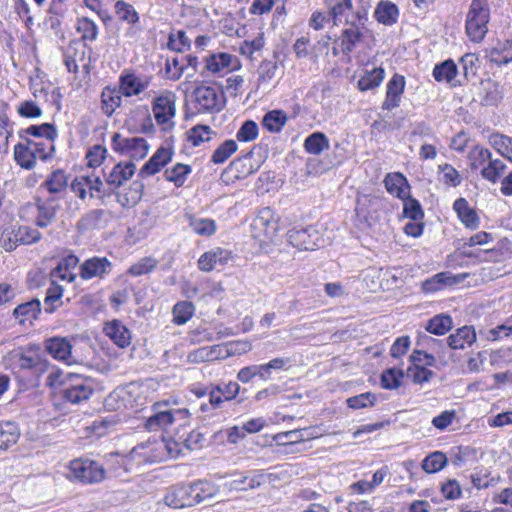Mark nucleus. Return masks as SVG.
<instances>
[{
    "instance_id": "f257e3e1",
    "label": "nucleus",
    "mask_w": 512,
    "mask_h": 512,
    "mask_svg": "<svg viewBox=\"0 0 512 512\" xmlns=\"http://www.w3.org/2000/svg\"><path fill=\"white\" fill-rule=\"evenodd\" d=\"M490 7L487 0H472L466 15L465 31L475 43L481 42L488 32Z\"/></svg>"
},
{
    "instance_id": "f03ea898",
    "label": "nucleus",
    "mask_w": 512,
    "mask_h": 512,
    "mask_svg": "<svg viewBox=\"0 0 512 512\" xmlns=\"http://www.w3.org/2000/svg\"><path fill=\"white\" fill-rule=\"evenodd\" d=\"M91 382L77 374H68L60 381L57 395L67 403L80 404L87 401L93 394Z\"/></svg>"
},
{
    "instance_id": "7ed1b4c3",
    "label": "nucleus",
    "mask_w": 512,
    "mask_h": 512,
    "mask_svg": "<svg viewBox=\"0 0 512 512\" xmlns=\"http://www.w3.org/2000/svg\"><path fill=\"white\" fill-rule=\"evenodd\" d=\"M106 470L103 465L88 458H78L70 462L67 478L82 484H95L104 480Z\"/></svg>"
},
{
    "instance_id": "20e7f679",
    "label": "nucleus",
    "mask_w": 512,
    "mask_h": 512,
    "mask_svg": "<svg viewBox=\"0 0 512 512\" xmlns=\"http://www.w3.org/2000/svg\"><path fill=\"white\" fill-rule=\"evenodd\" d=\"M164 441L145 442L135 446L129 453V457H123L122 465L126 470H131L133 463L142 465L156 463L163 459Z\"/></svg>"
},
{
    "instance_id": "39448f33",
    "label": "nucleus",
    "mask_w": 512,
    "mask_h": 512,
    "mask_svg": "<svg viewBox=\"0 0 512 512\" xmlns=\"http://www.w3.org/2000/svg\"><path fill=\"white\" fill-rule=\"evenodd\" d=\"M111 147L114 152L126 156L131 160L144 159L149 152V144L142 137H124L120 133H114L111 139Z\"/></svg>"
},
{
    "instance_id": "423d86ee",
    "label": "nucleus",
    "mask_w": 512,
    "mask_h": 512,
    "mask_svg": "<svg viewBox=\"0 0 512 512\" xmlns=\"http://www.w3.org/2000/svg\"><path fill=\"white\" fill-rule=\"evenodd\" d=\"M366 20L365 11H356V14H352L351 22L346 24L341 35L336 39V43L340 46L344 55L349 56L357 44L361 42L363 37L361 29L364 27Z\"/></svg>"
},
{
    "instance_id": "0eeeda50",
    "label": "nucleus",
    "mask_w": 512,
    "mask_h": 512,
    "mask_svg": "<svg viewBox=\"0 0 512 512\" xmlns=\"http://www.w3.org/2000/svg\"><path fill=\"white\" fill-rule=\"evenodd\" d=\"M176 96L171 91H165L156 97L152 103V111L158 125L163 126V130H170L174 127L172 119L176 114Z\"/></svg>"
},
{
    "instance_id": "6e6552de",
    "label": "nucleus",
    "mask_w": 512,
    "mask_h": 512,
    "mask_svg": "<svg viewBox=\"0 0 512 512\" xmlns=\"http://www.w3.org/2000/svg\"><path fill=\"white\" fill-rule=\"evenodd\" d=\"M287 238L299 250H314L324 242L316 226H294L288 230Z\"/></svg>"
},
{
    "instance_id": "1a4fd4ad",
    "label": "nucleus",
    "mask_w": 512,
    "mask_h": 512,
    "mask_svg": "<svg viewBox=\"0 0 512 512\" xmlns=\"http://www.w3.org/2000/svg\"><path fill=\"white\" fill-rule=\"evenodd\" d=\"M196 109L199 112L220 111L223 107L221 94L215 87L201 85L194 89L192 93Z\"/></svg>"
},
{
    "instance_id": "9d476101",
    "label": "nucleus",
    "mask_w": 512,
    "mask_h": 512,
    "mask_svg": "<svg viewBox=\"0 0 512 512\" xmlns=\"http://www.w3.org/2000/svg\"><path fill=\"white\" fill-rule=\"evenodd\" d=\"M152 76H139L132 70H123L118 79V89L124 97L138 96L151 84Z\"/></svg>"
},
{
    "instance_id": "9b49d317",
    "label": "nucleus",
    "mask_w": 512,
    "mask_h": 512,
    "mask_svg": "<svg viewBox=\"0 0 512 512\" xmlns=\"http://www.w3.org/2000/svg\"><path fill=\"white\" fill-rule=\"evenodd\" d=\"M190 490V485L181 484L172 486L164 497L165 504L175 509L196 505L197 501L194 500L193 494Z\"/></svg>"
},
{
    "instance_id": "f8f14e48",
    "label": "nucleus",
    "mask_w": 512,
    "mask_h": 512,
    "mask_svg": "<svg viewBox=\"0 0 512 512\" xmlns=\"http://www.w3.org/2000/svg\"><path fill=\"white\" fill-rule=\"evenodd\" d=\"M45 350L55 359L67 364L75 362L72 356V345L66 337H52L45 340Z\"/></svg>"
},
{
    "instance_id": "ddd939ff",
    "label": "nucleus",
    "mask_w": 512,
    "mask_h": 512,
    "mask_svg": "<svg viewBox=\"0 0 512 512\" xmlns=\"http://www.w3.org/2000/svg\"><path fill=\"white\" fill-rule=\"evenodd\" d=\"M173 157V150L169 147H160L152 155V157L142 166L139 176H152L158 173L165 165H167Z\"/></svg>"
},
{
    "instance_id": "4468645a",
    "label": "nucleus",
    "mask_w": 512,
    "mask_h": 512,
    "mask_svg": "<svg viewBox=\"0 0 512 512\" xmlns=\"http://www.w3.org/2000/svg\"><path fill=\"white\" fill-rule=\"evenodd\" d=\"M405 89V78L402 75L394 74L388 81L386 87V98L382 104L384 110H392L399 106L402 94Z\"/></svg>"
},
{
    "instance_id": "2eb2a0df",
    "label": "nucleus",
    "mask_w": 512,
    "mask_h": 512,
    "mask_svg": "<svg viewBox=\"0 0 512 512\" xmlns=\"http://www.w3.org/2000/svg\"><path fill=\"white\" fill-rule=\"evenodd\" d=\"M9 234V247L7 250H12L18 244H32L40 239V232L34 226H12Z\"/></svg>"
},
{
    "instance_id": "dca6fc26",
    "label": "nucleus",
    "mask_w": 512,
    "mask_h": 512,
    "mask_svg": "<svg viewBox=\"0 0 512 512\" xmlns=\"http://www.w3.org/2000/svg\"><path fill=\"white\" fill-rule=\"evenodd\" d=\"M231 258V251L220 247L205 252L198 260V268L204 272H210L217 265H226Z\"/></svg>"
},
{
    "instance_id": "f3484780",
    "label": "nucleus",
    "mask_w": 512,
    "mask_h": 512,
    "mask_svg": "<svg viewBox=\"0 0 512 512\" xmlns=\"http://www.w3.org/2000/svg\"><path fill=\"white\" fill-rule=\"evenodd\" d=\"M239 66L240 63L236 56L224 52L207 57L205 64L206 70L213 74L221 73L225 69L235 70Z\"/></svg>"
},
{
    "instance_id": "a211bd4d",
    "label": "nucleus",
    "mask_w": 512,
    "mask_h": 512,
    "mask_svg": "<svg viewBox=\"0 0 512 512\" xmlns=\"http://www.w3.org/2000/svg\"><path fill=\"white\" fill-rule=\"evenodd\" d=\"M384 185L389 194L399 199H405L410 194V184L400 172L388 173Z\"/></svg>"
},
{
    "instance_id": "6ab92c4d",
    "label": "nucleus",
    "mask_w": 512,
    "mask_h": 512,
    "mask_svg": "<svg viewBox=\"0 0 512 512\" xmlns=\"http://www.w3.org/2000/svg\"><path fill=\"white\" fill-rule=\"evenodd\" d=\"M135 165L131 162L116 164L106 177V183L112 188L117 189L128 181L135 173Z\"/></svg>"
},
{
    "instance_id": "aec40b11",
    "label": "nucleus",
    "mask_w": 512,
    "mask_h": 512,
    "mask_svg": "<svg viewBox=\"0 0 512 512\" xmlns=\"http://www.w3.org/2000/svg\"><path fill=\"white\" fill-rule=\"evenodd\" d=\"M111 262L103 258H91L81 265V277L83 279H91L93 277H103L111 271Z\"/></svg>"
},
{
    "instance_id": "412c9836",
    "label": "nucleus",
    "mask_w": 512,
    "mask_h": 512,
    "mask_svg": "<svg viewBox=\"0 0 512 512\" xmlns=\"http://www.w3.org/2000/svg\"><path fill=\"white\" fill-rule=\"evenodd\" d=\"M165 403H156L154 405V414L150 416L146 421V428L150 431H156L159 429H167L173 424V417L170 413V409L166 408Z\"/></svg>"
},
{
    "instance_id": "4be33fe9",
    "label": "nucleus",
    "mask_w": 512,
    "mask_h": 512,
    "mask_svg": "<svg viewBox=\"0 0 512 512\" xmlns=\"http://www.w3.org/2000/svg\"><path fill=\"white\" fill-rule=\"evenodd\" d=\"M352 14H356L353 12L352 0H330L329 16L334 25L349 24Z\"/></svg>"
},
{
    "instance_id": "5701e85b",
    "label": "nucleus",
    "mask_w": 512,
    "mask_h": 512,
    "mask_svg": "<svg viewBox=\"0 0 512 512\" xmlns=\"http://www.w3.org/2000/svg\"><path fill=\"white\" fill-rule=\"evenodd\" d=\"M458 74V68L452 59H447L440 64L435 65L432 75L437 82H445L453 87L461 85L456 80Z\"/></svg>"
},
{
    "instance_id": "b1692460",
    "label": "nucleus",
    "mask_w": 512,
    "mask_h": 512,
    "mask_svg": "<svg viewBox=\"0 0 512 512\" xmlns=\"http://www.w3.org/2000/svg\"><path fill=\"white\" fill-rule=\"evenodd\" d=\"M105 334L119 347L125 348L131 344L130 331L118 320L107 323L104 327Z\"/></svg>"
},
{
    "instance_id": "393cba45",
    "label": "nucleus",
    "mask_w": 512,
    "mask_h": 512,
    "mask_svg": "<svg viewBox=\"0 0 512 512\" xmlns=\"http://www.w3.org/2000/svg\"><path fill=\"white\" fill-rule=\"evenodd\" d=\"M122 96L118 87L106 86L101 93V109L103 113L110 117L115 110L122 104Z\"/></svg>"
},
{
    "instance_id": "a878e982",
    "label": "nucleus",
    "mask_w": 512,
    "mask_h": 512,
    "mask_svg": "<svg viewBox=\"0 0 512 512\" xmlns=\"http://www.w3.org/2000/svg\"><path fill=\"white\" fill-rule=\"evenodd\" d=\"M458 277L452 275L450 272H440L435 274L422 283V289L426 293H432L442 290L444 287L452 286L459 283Z\"/></svg>"
},
{
    "instance_id": "bb28decb",
    "label": "nucleus",
    "mask_w": 512,
    "mask_h": 512,
    "mask_svg": "<svg viewBox=\"0 0 512 512\" xmlns=\"http://www.w3.org/2000/svg\"><path fill=\"white\" fill-rule=\"evenodd\" d=\"M476 340V333L473 327L463 326L451 334L447 339V344L451 349H464L466 345H472Z\"/></svg>"
},
{
    "instance_id": "cd10ccee",
    "label": "nucleus",
    "mask_w": 512,
    "mask_h": 512,
    "mask_svg": "<svg viewBox=\"0 0 512 512\" xmlns=\"http://www.w3.org/2000/svg\"><path fill=\"white\" fill-rule=\"evenodd\" d=\"M487 59L497 66L508 64L512 61V40L498 42L493 48L487 51Z\"/></svg>"
},
{
    "instance_id": "c85d7f7f",
    "label": "nucleus",
    "mask_w": 512,
    "mask_h": 512,
    "mask_svg": "<svg viewBox=\"0 0 512 512\" xmlns=\"http://www.w3.org/2000/svg\"><path fill=\"white\" fill-rule=\"evenodd\" d=\"M20 436V431L15 422L0 421V450H6L14 445Z\"/></svg>"
},
{
    "instance_id": "c756f323",
    "label": "nucleus",
    "mask_w": 512,
    "mask_h": 512,
    "mask_svg": "<svg viewBox=\"0 0 512 512\" xmlns=\"http://www.w3.org/2000/svg\"><path fill=\"white\" fill-rule=\"evenodd\" d=\"M40 312V301L38 299H32L31 301L18 305L13 311V316L19 319L20 324H24L26 320L36 319Z\"/></svg>"
},
{
    "instance_id": "7c9ffc66",
    "label": "nucleus",
    "mask_w": 512,
    "mask_h": 512,
    "mask_svg": "<svg viewBox=\"0 0 512 512\" xmlns=\"http://www.w3.org/2000/svg\"><path fill=\"white\" fill-rule=\"evenodd\" d=\"M190 486V492L193 494L194 500L197 501V504L206 499L213 498L219 491V488L215 484L207 480H199L191 483Z\"/></svg>"
},
{
    "instance_id": "2f4dec72",
    "label": "nucleus",
    "mask_w": 512,
    "mask_h": 512,
    "mask_svg": "<svg viewBox=\"0 0 512 512\" xmlns=\"http://www.w3.org/2000/svg\"><path fill=\"white\" fill-rule=\"evenodd\" d=\"M14 159L21 168L26 170L33 169L36 164V159L28 142L15 145Z\"/></svg>"
},
{
    "instance_id": "473e14b6",
    "label": "nucleus",
    "mask_w": 512,
    "mask_h": 512,
    "mask_svg": "<svg viewBox=\"0 0 512 512\" xmlns=\"http://www.w3.org/2000/svg\"><path fill=\"white\" fill-rule=\"evenodd\" d=\"M453 209L462 224H476L479 222L476 210L469 205L465 198H458L453 204Z\"/></svg>"
},
{
    "instance_id": "72a5a7b5",
    "label": "nucleus",
    "mask_w": 512,
    "mask_h": 512,
    "mask_svg": "<svg viewBox=\"0 0 512 512\" xmlns=\"http://www.w3.org/2000/svg\"><path fill=\"white\" fill-rule=\"evenodd\" d=\"M492 156L491 151L481 145H475L468 153V161L471 170L477 171L485 167Z\"/></svg>"
},
{
    "instance_id": "f704fd0d",
    "label": "nucleus",
    "mask_w": 512,
    "mask_h": 512,
    "mask_svg": "<svg viewBox=\"0 0 512 512\" xmlns=\"http://www.w3.org/2000/svg\"><path fill=\"white\" fill-rule=\"evenodd\" d=\"M10 357L22 370L34 369L40 364V358L37 354L25 352L22 348L13 350Z\"/></svg>"
},
{
    "instance_id": "c9c22d12",
    "label": "nucleus",
    "mask_w": 512,
    "mask_h": 512,
    "mask_svg": "<svg viewBox=\"0 0 512 512\" xmlns=\"http://www.w3.org/2000/svg\"><path fill=\"white\" fill-rule=\"evenodd\" d=\"M506 170V164L500 159H494L492 156L485 167H482L480 175L483 179L496 183Z\"/></svg>"
},
{
    "instance_id": "e433bc0d",
    "label": "nucleus",
    "mask_w": 512,
    "mask_h": 512,
    "mask_svg": "<svg viewBox=\"0 0 512 512\" xmlns=\"http://www.w3.org/2000/svg\"><path fill=\"white\" fill-rule=\"evenodd\" d=\"M385 78V71L381 67L366 71L358 80V87L361 91H367L378 87Z\"/></svg>"
},
{
    "instance_id": "4c0bfd02",
    "label": "nucleus",
    "mask_w": 512,
    "mask_h": 512,
    "mask_svg": "<svg viewBox=\"0 0 512 512\" xmlns=\"http://www.w3.org/2000/svg\"><path fill=\"white\" fill-rule=\"evenodd\" d=\"M43 186L52 194L61 193L68 186V176L63 170L57 169L45 180Z\"/></svg>"
},
{
    "instance_id": "58836bf2",
    "label": "nucleus",
    "mask_w": 512,
    "mask_h": 512,
    "mask_svg": "<svg viewBox=\"0 0 512 512\" xmlns=\"http://www.w3.org/2000/svg\"><path fill=\"white\" fill-rule=\"evenodd\" d=\"M304 148L310 154L319 155L329 149V140L324 133L314 132L305 139Z\"/></svg>"
},
{
    "instance_id": "ea45409f",
    "label": "nucleus",
    "mask_w": 512,
    "mask_h": 512,
    "mask_svg": "<svg viewBox=\"0 0 512 512\" xmlns=\"http://www.w3.org/2000/svg\"><path fill=\"white\" fill-rule=\"evenodd\" d=\"M453 322L449 315L439 314L431 318L425 329L434 335H444L452 328Z\"/></svg>"
},
{
    "instance_id": "a19ab883",
    "label": "nucleus",
    "mask_w": 512,
    "mask_h": 512,
    "mask_svg": "<svg viewBox=\"0 0 512 512\" xmlns=\"http://www.w3.org/2000/svg\"><path fill=\"white\" fill-rule=\"evenodd\" d=\"M77 264L78 258L75 255L70 254L59 261L58 265L53 269L52 275L63 280L67 279L72 281L74 279V274L71 272V269H74Z\"/></svg>"
},
{
    "instance_id": "79ce46f5",
    "label": "nucleus",
    "mask_w": 512,
    "mask_h": 512,
    "mask_svg": "<svg viewBox=\"0 0 512 512\" xmlns=\"http://www.w3.org/2000/svg\"><path fill=\"white\" fill-rule=\"evenodd\" d=\"M377 20L385 25H392L397 22L398 8L392 2H381L375 11Z\"/></svg>"
},
{
    "instance_id": "37998d69",
    "label": "nucleus",
    "mask_w": 512,
    "mask_h": 512,
    "mask_svg": "<svg viewBox=\"0 0 512 512\" xmlns=\"http://www.w3.org/2000/svg\"><path fill=\"white\" fill-rule=\"evenodd\" d=\"M491 146L503 157L512 162V138L503 134H492L489 137Z\"/></svg>"
},
{
    "instance_id": "c03bdc74",
    "label": "nucleus",
    "mask_w": 512,
    "mask_h": 512,
    "mask_svg": "<svg viewBox=\"0 0 512 512\" xmlns=\"http://www.w3.org/2000/svg\"><path fill=\"white\" fill-rule=\"evenodd\" d=\"M287 122V115L282 110H272L265 114L262 125L270 132H279Z\"/></svg>"
},
{
    "instance_id": "a18cd8bd",
    "label": "nucleus",
    "mask_w": 512,
    "mask_h": 512,
    "mask_svg": "<svg viewBox=\"0 0 512 512\" xmlns=\"http://www.w3.org/2000/svg\"><path fill=\"white\" fill-rule=\"evenodd\" d=\"M191 171L189 165L177 163L172 168L165 170L164 177L167 181L174 183L176 187H181Z\"/></svg>"
},
{
    "instance_id": "49530a36",
    "label": "nucleus",
    "mask_w": 512,
    "mask_h": 512,
    "mask_svg": "<svg viewBox=\"0 0 512 512\" xmlns=\"http://www.w3.org/2000/svg\"><path fill=\"white\" fill-rule=\"evenodd\" d=\"M447 461V457L443 452L435 451L423 459L421 467L426 473H436L446 466Z\"/></svg>"
},
{
    "instance_id": "de8ad7c7",
    "label": "nucleus",
    "mask_w": 512,
    "mask_h": 512,
    "mask_svg": "<svg viewBox=\"0 0 512 512\" xmlns=\"http://www.w3.org/2000/svg\"><path fill=\"white\" fill-rule=\"evenodd\" d=\"M29 146L32 149L35 159L45 161L53 157L54 144L53 140H27Z\"/></svg>"
},
{
    "instance_id": "09e8293b",
    "label": "nucleus",
    "mask_w": 512,
    "mask_h": 512,
    "mask_svg": "<svg viewBox=\"0 0 512 512\" xmlns=\"http://www.w3.org/2000/svg\"><path fill=\"white\" fill-rule=\"evenodd\" d=\"M502 99L500 86L492 81L483 84L481 103L485 106H496Z\"/></svg>"
},
{
    "instance_id": "8fccbe9b",
    "label": "nucleus",
    "mask_w": 512,
    "mask_h": 512,
    "mask_svg": "<svg viewBox=\"0 0 512 512\" xmlns=\"http://www.w3.org/2000/svg\"><path fill=\"white\" fill-rule=\"evenodd\" d=\"M290 359L284 357H277L270 360L268 363L258 365L260 371V379L268 381L272 378L273 371H280L290 365Z\"/></svg>"
},
{
    "instance_id": "3c124183",
    "label": "nucleus",
    "mask_w": 512,
    "mask_h": 512,
    "mask_svg": "<svg viewBox=\"0 0 512 512\" xmlns=\"http://www.w3.org/2000/svg\"><path fill=\"white\" fill-rule=\"evenodd\" d=\"M215 132L207 125H196L188 131V140L193 146H199L201 143L212 139Z\"/></svg>"
},
{
    "instance_id": "603ef678",
    "label": "nucleus",
    "mask_w": 512,
    "mask_h": 512,
    "mask_svg": "<svg viewBox=\"0 0 512 512\" xmlns=\"http://www.w3.org/2000/svg\"><path fill=\"white\" fill-rule=\"evenodd\" d=\"M403 378L404 371L402 369L389 368L381 375V386L388 390L397 389Z\"/></svg>"
},
{
    "instance_id": "864d4df0",
    "label": "nucleus",
    "mask_w": 512,
    "mask_h": 512,
    "mask_svg": "<svg viewBox=\"0 0 512 512\" xmlns=\"http://www.w3.org/2000/svg\"><path fill=\"white\" fill-rule=\"evenodd\" d=\"M115 13L120 20L129 24H135L139 21V15L135 8L123 0H118L115 3Z\"/></svg>"
},
{
    "instance_id": "5fc2aeb1",
    "label": "nucleus",
    "mask_w": 512,
    "mask_h": 512,
    "mask_svg": "<svg viewBox=\"0 0 512 512\" xmlns=\"http://www.w3.org/2000/svg\"><path fill=\"white\" fill-rule=\"evenodd\" d=\"M194 314V305L188 301L177 303L173 308V322L183 325L190 320Z\"/></svg>"
},
{
    "instance_id": "6e6d98bb",
    "label": "nucleus",
    "mask_w": 512,
    "mask_h": 512,
    "mask_svg": "<svg viewBox=\"0 0 512 512\" xmlns=\"http://www.w3.org/2000/svg\"><path fill=\"white\" fill-rule=\"evenodd\" d=\"M76 30L83 40L94 41L98 35V27L95 22L87 17H82L77 20Z\"/></svg>"
},
{
    "instance_id": "4d7b16f0",
    "label": "nucleus",
    "mask_w": 512,
    "mask_h": 512,
    "mask_svg": "<svg viewBox=\"0 0 512 512\" xmlns=\"http://www.w3.org/2000/svg\"><path fill=\"white\" fill-rule=\"evenodd\" d=\"M237 143L234 140L224 141L213 153L211 161L214 164L224 163L234 152L237 151Z\"/></svg>"
},
{
    "instance_id": "13d9d810",
    "label": "nucleus",
    "mask_w": 512,
    "mask_h": 512,
    "mask_svg": "<svg viewBox=\"0 0 512 512\" xmlns=\"http://www.w3.org/2000/svg\"><path fill=\"white\" fill-rule=\"evenodd\" d=\"M185 72L186 66L182 56L166 60L165 73L168 79L176 81L180 79Z\"/></svg>"
},
{
    "instance_id": "bf43d9fd",
    "label": "nucleus",
    "mask_w": 512,
    "mask_h": 512,
    "mask_svg": "<svg viewBox=\"0 0 512 512\" xmlns=\"http://www.w3.org/2000/svg\"><path fill=\"white\" fill-rule=\"evenodd\" d=\"M158 264V261L150 256L143 257L133 265H131L127 271L132 276H141L148 274L153 271Z\"/></svg>"
},
{
    "instance_id": "052dcab7",
    "label": "nucleus",
    "mask_w": 512,
    "mask_h": 512,
    "mask_svg": "<svg viewBox=\"0 0 512 512\" xmlns=\"http://www.w3.org/2000/svg\"><path fill=\"white\" fill-rule=\"evenodd\" d=\"M403 200V214L412 221L421 220L424 216L421 204L412 198L410 194Z\"/></svg>"
},
{
    "instance_id": "680f3d73",
    "label": "nucleus",
    "mask_w": 512,
    "mask_h": 512,
    "mask_svg": "<svg viewBox=\"0 0 512 512\" xmlns=\"http://www.w3.org/2000/svg\"><path fill=\"white\" fill-rule=\"evenodd\" d=\"M25 133L34 137L44 138L43 140H54L57 137L55 127L49 123L31 125L25 130Z\"/></svg>"
},
{
    "instance_id": "e2e57ef3",
    "label": "nucleus",
    "mask_w": 512,
    "mask_h": 512,
    "mask_svg": "<svg viewBox=\"0 0 512 512\" xmlns=\"http://www.w3.org/2000/svg\"><path fill=\"white\" fill-rule=\"evenodd\" d=\"M190 44L191 41L183 30H177L169 34L167 46L171 50L182 52L189 48Z\"/></svg>"
},
{
    "instance_id": "0e129e2a",
    "label": "nucleus",
    "mask_w": 512,
    "mask_h": 512,
    "mask_svg": "<svg viewBox=\"0 0 512 512\" xmlns=\"http://www.w3.org/2000/svg\"><path fill=\"white\" fill-rule=\"evenodd\" d=\"M63 295V288L60 285L52 282L51 286L47 289L46 297L44 299L45 311L53 313L57 307L56 303L60 302Z\"/></svg>"
},
{
    "instance_id": "69168bd1",
    "label": "nucleus",
    "mask_w": 512,
    "mask_h": 512,
    "mask_svg": "<svg viewBox=\"0 0 512 512\" xmlns=\"http://www.w3.org/2000/svg\"><path fill=\"white\" fill-rule=\"evenodd\" d=\"M511 254V249L509 246V242L504 239L501 240L499 247H494L492 249H487L484 251L485 260L494 261V262H500L507 257H509Z\"/></svg>"
},
{
    "instance_id": "338daca9",
    "label": "nucleus",
    "mask_w": 512,
    "mask_h": 512,
    "mask_svg": "<svg viewBox=\"0 0 512 512\" xmlns=\"http://www.w3.org/2000/svg\"><path fill=\"white\" fill-rule=\"evenodd\" d=\"M375 402L376 396L371 392H366L356 396H352L346 400L347 406L351 409L372 407L374 406Z\"/></svg>"
},
{
    "instance_id": "774afa93",
    "label": "nucleus",
    "mask_w": 512,
    "mask_h": 512,
    "mask_svg": "<svg viewBox=\"0 0 512 512\" xmlns=\"http://www.w3.org/2000/svg\"><path fill=\"white\" fill-rule=\"evenodd\" d=\"M258 136V126L253 120L245 121L239 128L236 138L240 142H250Z\"/></svg>"
}]
</instances>
